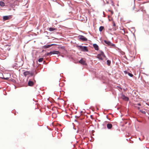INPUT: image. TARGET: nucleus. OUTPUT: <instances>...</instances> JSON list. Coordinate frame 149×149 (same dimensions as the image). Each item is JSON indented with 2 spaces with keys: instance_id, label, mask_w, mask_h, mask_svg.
<instances>
[{
  "instance_id": "obj_23",
  "label": "nucleus",
  "mask_w": 149,
  "mask_h": 149,
  "mask_svg": "<svg viewBox=\"0 0 149 149\" xmlns=\"http://www.w3.org/2000/svg\"><path fill=\"white\" fill-rule=\"evenodd\" d=\"M2 79H4L5 80H7L9 78H8V77H6V78L3 77V78H2Z\"/></svg>"
},
{
  "instance_id": "obj_35",
  "label": "nucleus",
  "mask_w": 149,
  "mask_h": 149,
  "mask_svg": "<svg viewBox=\"0 0 149 149\" xmlns=\"http://www.w3.org/2000/svg\"><path fill=\"white\" fill-rule=\"evenodd\" d=\"M113 30H114V31H116V29L115 28H113Z\"/></svg>"
},
{
  "instance_id": "obj_20",
  "label": "nucleus",
  "mask_w": 149,
  "mask_h": 149,
  "mask_svg": "<svg viewBox=\"0 0 149 149\" xmlns=\"http://www.w3.org/2000/svg\"><path fill=\"white\" fill-rule=\"evenodd\" d=\"M139 111L140 112H141V113H142L143 114H145L146 113V112L145 111L143 110H140Z\"/></svg>"
},
{
  "instance_id": "obj_4",
  "label": "nucleus",
  "mask_w": 149,
  "mask_h": 149,
  "mask_svg": "<svg viewBox=\"0 0 149 149\" xmlns=\"http://www.w3.org/2000/svg\"><path fill=\"white\" fill-rule=\"evenodd\" d=\"M54 45H56L54 44H53L48 45H45L43 46L42 47L44 49L48 48Z\"/></svg>"
},
{
  "instance_id": "obj_34",
  "label": "nucleus",
  "mask_w": 149,
  "mask_h": 149,
  "mask_svg": "<svg viewBox=\"0 0 149 149\" xmlns=\"http://www.w3.org/2000/svg\"><path fill=\"white\" fill-rule=\"evenodd\" d=\"M112 5L113 6H114V4H113V3H112Z\"/></svg>"
},
{
  "instance_id": "obj_41",
  "label": "nucleus",
  "mask_w": 149,
  "mask_h": 149,
  "mask_svg": "<svg viewBox=\"0 0 149 149\" xmlns=\"http://www.w3.org/2000/svg\"><path fill=\"white\" fill-rule=\"evenodd\" d=\"M107 118H108V117H107Z\"/></svg>"
},
{
  "instance_id": "obj_12",
  "label": "nucleus",
  "mask_w": 149,
  "mask_h": 149,
  "mask_svg": "<svg viewBox=\"0 0 149 149\" xmlns=\"http://www.w3.org/2000/svg\"><path fill=\"white\" fill-rule=\"evenodd\" d=\"M53 54H60V52L58 51H52Z\"/></svg>"
},
{
  "instance_id": "obj_8",
  "label": "nucleus",
  "mask_w": 149,
  "mask_h": 149,
  "mask_svg": "<svg viewBox=\"0 0 149 149\" xmlns=\"http://www.w3.org/2000/svg\"><path fill=\"white\" fill-rule=\"evenodd\" d=\"M112 125L111 123H108L107 124V127L108 129H111L112 127Z\"/></svg>"
},
{
  "instance_id": "obj_14",
  "label": "nucleus",
  "mask_w": 149,
  "mask_h": 149,
  "mask_svg": "<svg viewBox=\"0 0 149 149\" xmlns=\"http://www.w3.org/2000/svg\"><path fill=\"white\" fill-rule=\"evenodd\" d=\"M56 29L53 28V27H50L49 28V30L50 31H56Z\"/></svg>"
},
{
  "instance_id": "obj_11",
  "label": "nucleus",
  "mask_w": 149,
  "mask_h": 149,
  "mask_svg": "<svg viewBox=\"0 0 149 149\" xmlns=\"http://www.w3.org/2000/svg\"><path fill=\"white\" fill-rule=\"evenodd\" d=\"M29 72H30L29 71H24L23 73V74L24 76H26L27 75L29 74V73H30Z\"/></svg>"
},
{
  "instance_id": "obj_29",
  "label": "nucleus",
  "mask_w": 149,
  "mask_h": 149,
  "mask_svg": "<svg viewBox=\"0 0 149 149\" xmlns=\"http://www.w3.org/2000/svg\"><path fill=\"white\" fill-rule=\"evenodd\" d=\"M117 87H118L119 88H120L121 90H122V88L121 87H119V86H118Z\"/></svg>"
},
{
  "instance_id": "obj_3",
  "label": "nucleus",
  "mask_w": 149,
  "mask_h": 149,
  "mask_svg": "<svg viewBox=\"0 0 149 149\" xmlns=\"http://www.w3.org/2000/svg\"><path fill=\"white\" fill-rule=\"evenodd\" d=\"M12 15L4 16L3 17V20L5 21L9 19L12 17Z\"/></svg>"
},
{
  "instance_id": "obj_39",
  "label": "nucleus",
  "mask_w": 149,
  "mask_h": 149,
  "mask_svg": "<svg viewBox=\"0 0 149 149\" xmlns=\"http://www.w3.org/2000/svg\"><path fill=\"white\" fill-rule=\"evenodd\" d=\"M134 7L133 8V10H134Z\"/></svg>"
},
{
  "instance_id": "obj_30",
  "label": "nucleus",
  "mask_w": 149,
  "mask_h": 149,
  "mask_svg": "<svg viewBox=\"0 0 149 149\" xmlns=\"http://www.w3.org/2000/svg\"><path fill=\"white\" fill-rule=\"evenodd\" d=\"M136 105H138V106H141V104L140 103H139L137 104Z\"/></svg>"
},
{
  "instance_id": "obj_17",
  "label": "nucleus",
  "mask_w": 149,
  "mask_h": 149,
  "mask_svg": "<svg viewBox=\"0 0 149 149\" xmlns=\"http://www.w3.org/2000/svg\"><path fill=\"white\" fill-rule=\"evenodd\" d=\"M0 5L2 7H3L5 6V4L3 2L1 1H0Z\"/></svg>"
},
{
  "instance_id": "obj_40",
  "label": "nucleus",
  "mask_w": 149,
  "mask_h": 149,
  "mask_svg": "<svg viewBox=\"0 0 149 149\" xmlns=\"http://www.w3.org/2000/svg\"><path fill=\"white\" fill-rule=\"evenodd\" d=\"M111 13H113V12L112 11H111Z\"/></svg>"
},
{
  "instance_id": "obj_10",
  "label": "nucleus",
  "mask_w": 149,
  "mask_h": 149,
  "mask_svg": "<svg viewBox=\"0 0 149 149\" xmlns=\"http://www.w3.org/2000/svg\"><path fill=\"white\" fill-rule=\"evenodd\" d=\"M99 52H100V54H99L100 55L102 56H103L104 58L106 57V56L105 55L104 52L100 50H99Z\"/></svg>"
},
{
  "instance_id": "obj_27",
  "label": "nucleus",
  "mask_w": 149,
  "mask_h": 149,
  "mask_svg": "<svg viewBox=\"0 0 149 149\" xmlns=\"http://www.w3.org/2000/svg\"><path fill=\"white\" fill-rule=\"evenodd\" d=\"M43 64H45V65L47 64V63L45 61H43Z\"/></svg>"
},
{
  "instance_id": "obj_9",
  "label": "nucleus",
  "mask_w": 149,
  "mask_h": 149,
  "mask_svg": "<svg viewBox=\"0 0 149 149\" xmlns=\"http://www.w3.org/2000/svg\"><path fill=\"white\" fill-rule=\"evenodd\" d=\"M122 98L123 99L126 101H128L129 99L125 95H123L122 96Z\"/></svg>"
},
{
  "instance_id": "obj_19",
  "label": "nucleus",
  "mask_w": 149,
  "mask_h": 149,
  "mask_svg": "<svg viewBox=\"0 0 149 149\" xmlns=\"http://www.w3.org/2000/svg\"><path fill=\"white\" fill-rule=\"evenodd\" d=\"M43 58H39L38 59V61L39 62H42L43 61Z\"/></svg>"
},
{
  "instance_id": "obj_32",
  "label": "nucleus",
  "mask_w": 149,
  "mask_h": 149,
  "mask_svg": "<svg viewBox=\"0 0 149 149\" xmlns=\"http://www.w3.org/2000/svg\"><path fill=\"white\" fill-rule=\"evenodd\" d=\"M137 109H138L139 110H140V108H139V107H137Z\"/></svg>"
},
{
  "instance_id": "obj_13",
  "label": "nucleus",
  "mask_w": 149,
  "mask_h": 149,
  "mask_svg": "<svg viewBox=\"0 0 149 149\" xmlns=\"http://www.w3.org/2000/svg\"><path fill=\"white\" fill-rule=\"evenodd\" d=\"M104 42L108 45H111V43L109 41H107L106 40H104Z\"/></svg>"
},
{
  "instance_id": "obj_43",
  "label": "nucleus",
  "mask_w": 149,
  "mask_h": 149,
  "mask_svg": "<svg viewBox=\"0 0 149 149\" xmlns=\"http://www.w3.org/2000/svg\"><path fill=\"white\" fill-rule=\"evenodd\" d=\"M110 29V30H111V29Z\"/></svg>"
},
{
  "instance_id": "obj_22",
  "label": "nucleus",
  "mask_w": 149,
  "mask_h": 149,
  "mask_svg": "<svg viewBox=\"0 0 149 149\" xmlns=\"http://www.w3.org/2000/svg\"><path fill=\"white\" fill-rule=\"evenodd\" d=\"M128 74L129 76H130V77H132L133 76V75L132 74H131L130 73H128Z\"/></svg>"
},
{
  "instance_id": "obj_31",
  "label": "nucleus",
  "mask_w": 149,
  "mask_h": 149,
  "mask_svg": "<svg viewBox=\"0 0 149 149\" xmlns=\"http://www.w3.org/2000/svg\"><path fill=\"white\" fill-rule=\"evenodd\" d=\"M106 2L107 4H108L109 3V1H107V0H106Z\"/></svg>"
},
{
  "instance_id": "obj_15",
  "label": "nucleus",
  "mask_w": 149,
  "mask_h": 149,
  "mask_svg": "<svg viewBox=\"0 0 149 149\" xmlns=\"http://www.w3.org/2000/svg\"><path fill=\"white\" fill-rule=\"evenodd\" d=\"M102 56L100 55V54H98L97 55V58L100 59L101 60H103V58L102 57Z\"/></svg>"
},
{
  "instance_id": "obj_26",
  "label": "nucleus",
  "mask_w": 149,
  "mask_h": 149,
  "mask_svg": "<svg viewBox=\"0 0 149 149\" xmlns=\"http://www.w3.org/2000/svg\"><path fill=\"white\" fill-rule=\"evenodd\" d=\"M124 72L125 74H127V72L126 71H124Z\"/></svg>"
},
{
  "instance_id": "obj_33",
  "label": "nucleus",
  "mask_w": 149,
  "mask_h": 149,
  "mask_svg": "<svg viewBox=\"0 0 149 149\" xmlns=\"http://www.w3.org/2000/svg\"><path fill=\"white\" fill-rule=\"evenodd\" d=\"M116 25V24L115 23H114L113 24V26H115Z\"/></svg>"
},
{
  "instance_id": "obj_44",
  "label": "nucleus",
  "mask_w": 149,
  "mask_h": 149,
  "mask_svg": "<svg viewBox=\"0 0 149 149\" xmlns=\"http://www.w3.org/2000/svg\"><path fill=\"white\" fill-rule=\"evenodd\" d=\"M134 0V1H135V0Z\"/></svg>"
},
{
  "instance_id": "obj_28",
  "label": "nucleus",
  "mask_w": 149,
  "mask_h": 149,
  "mask_svg": "<svg viewBox=\"0 0 149 149\" xmlns=\"http://www.w3.org/2000/svg\"><path fill=\"white\" fill-rule=\"evenodd\" d=\"M49 53L50 55L53 54L52 52V51H51L50 52H49Z\"/></svg>"
},
{
  "instance_id": "obj_16",
  "label": "nucleus",
  "mask_w": 149,
  "mask_h": 149,
  "mask_svg": "<svg viewBox=\"0 0 149 149\" xmlns=\"http://www.w3.org/2000/svg\"><path fill=\"white\" fill-rule=\"evenodd\" d=\"M34 70H33L32 71H30V73H29V74H30V76H32L33 74H34Z\"/></svg>"
},
{
  "instance_id": "obj_7",
  "label": "nucleus",
  "mask_w": 149,
  "mask_h": 149,
  "mask_svg": "<svg viewBox=\"0 0 149 149\" xmlns=\"http://www.w3.org/2000/svg\"><path fill=\"white\" fill-rule=\"evenodd\" d=\"M93 46L95 50H99L98 46L97 44H93Z\"/></svg>"
},
{
  "instance_id": "obj_25",
  "label": "nucleus",
  "mask_w": 149,
  "mask_h": 149,
  "mask_svg": "<svg viewBox=\"0 0 149 149\" xmlns=\"http://www.w3.org/2000/svg\"><path fill=\"white\" fill-rule=\"evenodd\" d=\"M46 56H48L49 55H50V54H49V52H48L47 53V54H46Z\"/></svg>"
},
{
  "instance_id": "obj_42",
  "label": "nucleus",
  "mask_w": 149,
  "mask_h": 149,
  "mask_svg": "<svg viewBox=\"0 0 149 149\" xmlns=\"http://www.w3.org/2000/svg\"><path fill=\"white\" fill-rule=\"evenodd\" d=\"M39 65H41L40 64Z\"/></svg>"
},
{
  "instance_id": "obj_18",
  "label": "nucleus",
  "mask_w": 149,
  "mask_h": 149,
  "mask_svg": "<svg viewBox=\"0 0 149 149\" xmlns=\"http://www.w3.org/2000/svg\"><path fill=\"white\" fill-rule=\"evenodd\" d=\"M104 29V27L103 26H100V27H99V31L100 32L102 31V30Z\"/></svg>"
},
{
  "instance_id": "obj_38",
  "label": "nucleus",
  "mask_w": 149,
  "mask_h": 149,
  "mask_svg": "<svg viewBox=\"0 0 149 149\" xmlns=\"http://www.w3.org/2000/svg\"><path fill=\"white\" fill-rule=\"evenodd\" d=\"M111 2L113 3V2L112 1H111Z\"/></svg>"
},
{
  "instance_id": "obj_37",
  "label": "nucleus",
  "mask_w": 149,
  "mask_h": 149,
  "mask_svg": "<svg viewBox=\"0 0 149 149\" xmlns=\"http://www.w3.org/2000/svg\"><path fill=\"white\" fill-rule=\"evenodd\" d=\"M109 11H111L110 10H109Z\"/></svg>"
},
{
  "instance_id": "obj_1",
  "label": "nucleus",
  "mask_w": 149,
  "mask_h": 149,
  "mask_svg": "<svg viewBox=\"0 0 149 149\" xmlns=\"http://www.w3.org/2000/svg\"><path fill=\"white\" fill-rule=\"evenodd\" d=\"M77 48L79 47V49L82 52H87L88 51V47L86 46L77 45Z\"/></svg>"
},
{
  "instance_id": "obj_5",
  "label": "nucleus",
  "mask_w": 149,
  "mask_h": 149,
  "mask_svg": "<svg viewBox=\"0 0 149 149\" xmlns=\"http://www.w3.org/2000/svg\"><path fill=\"white\" fill-rule=\"evenodd\" d=\"M79 63L83 65H86L85 61H84L83 58L81 59V60L79 61Z\"/></svg>"
},
{
  "instance_id": "obj_21",
  "label": "nucleus",
  "mask_w": 149,
  "mask_h": 149,
  "mask_svg": "<svg viewBox=\"0 0 149 149\" xmlns=\"http://www.w3.org/2000/svg\"><path fill=\"white\" fill-rule=\"evenodd\" d=\"M107 64L108 65H110L111 63V61L109 60H107Z\"/></svg>"
},
{
  "instance_id": "obj_6",
  "label": "nucleus",
  "mask_w": 149,
  "mask_h": 149,
  "mask_svg": "<svg viewBox=\"0 0 149 149\" xmlns=\"http://www.w3.org/2000/svg\"><path fill=\"white\" fill-rule=\"evenodd\" d=\"M28 85L29 86H32L34 85V82L30 80L28 82Z\"/></svg>"
},
{
  "instance_id": "obj_24",
  "label": "nucleus",
  "mask_w": 149,
  "mask_h": 149,
  "mask_svg": "<svg viewBox=\"0 0 149 149\" xmlns=\"http://www.w3.org/2000/svg\"><path fill=\"white\" fill-rule=\"evenodd\" d=\"M111 45L112 46L114 47V46H115V45L114 44H111Z\"/></svg>"
},
{
  "instance_id": "obj_36",
  "label": "nucleus",
  "mask_w": 149,
  "mask_h": 149,
  "mask_svg": "<svg viewBox=\"0 0 149 149\" xmlns=\"http://www.w3.org/2000/svg\"><path fill=\"white\" fill-rule=\"evenodd\" d=\"M77 118H78V116H75V118H77Z\"/></svg>"
},
{
  "instance_id": "obj_2",
  "label": "nucleus",
  "mask_w": 149,
  "mask_h": 149,
  "mask_svg": "<svg viewBox=\"0 0 149 149\" xmlns=\"http://www.w3.org/2000/svg\"><path fill=\"white\" fill-rule=\"evenodd\" d=\"M78 40L79 41H87L88 39L83 36L79 35L78 36Z\"/></svg>"
}]
</instances>
